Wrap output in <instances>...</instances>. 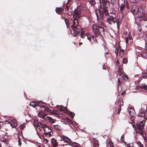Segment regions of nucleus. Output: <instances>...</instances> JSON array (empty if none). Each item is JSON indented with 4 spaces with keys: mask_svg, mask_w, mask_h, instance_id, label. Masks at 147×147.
<instances>
[{
    "mask_svg": "<svg viewBox=\"0 0 147 147\" xmlns=\"http://www.w3.org/2000/svg\"><path fill=\"white\" fill-rule=\"evenodd\" d=\"M144 140L145 142H146V140H147L146 138V137H144Z\"/></svg>",
    "mask_w": 147,
    "mask_h": 147,
    "instance_id": "59",
    "label": "nucleus"
},
{
    "mask_svg": "<svg viewBox=\"0 0 147 147\" xmlns=\"http://www.w3.org/2000/svg\"><path fill=\"white\" fill-rule=\"evenodd\" d=\"M38 115L40 117L43 118H44L47 115L42 112H39L38 113Z\"/></svg>",
    "mask_w": 147,
    "mask_h": 147,
    "instance_id": "23",
    "label": "nucleus"
},
{
    "mask_svg": "<svg viewBox=\"0 0 147 147\" xmlns=\"http://www.w3.org/2000/svg\"><path fill=\"white\" fill-rule=\"evenodd\" d=\"M98 29H102L104 28H106V26L104 25V24L100 22L99 23L98 25Z\"/></svg>",
    "mask_w": 147,
    "mask_h": 147,
    "instance_id": "19",
    "label": "nucleus"
},
{
    "mask_svg": "<svg viewBox=\"0 0 147 147\" xmlns=\"http://www.w3.org/2000/svg\"><path fill=\"white\" fill-rule=\"evenodd\" d=\"M46 125L40 122L37 123L38 126L42 128L43 129V128H44Z\"/></svg>",
    "mask_w": 147,
    "mask_h": 147,
    "instance_id": "25",
    "label": "nucleus"
},
{
    "mask_svg": "<svg viewBox=\"0 0 147 147\" xmlns=\"http://www.w3.org/2000/svg\"><path fill=\"white\" fill-rule=\"evenodd\" d=\"M121 138H124V136H121Z\"/></svg>",
    "mask_w": 147,
    "mask_h": 147,
    "instance_id": "62",
    "label": "nucleus"
},
{
    "mask_svg": "<svg viewBox=\"0 0 147 147\" xmlns=\"http://www.w3.org/2000/svg\"><path fill=\"white\" fill-rule=\"evenodd\" d=\"M145 113V119H147V108L146 109V111Z\"/></svg>",
    "mask_w": 147,
    "mask_h": 147,
    "instance_id": "51",
    "label": "nucleus"
},
{
    "mask_svg": "<svg viewBox=\"0 0 147 147\" xmlns=\"http://www.w3.org/2000/svg\"><path fill=\"white\" fill-rule=\"evenodd\" d=\"M110 12L111 14H113L112 15L115 16V14L116 13V10L113 8H111L110 10Z\"/></svg>",
    "mask_w": 147,
    "mask_h": 147,
    "instance_id": "28",
    "label": "nucleus"
},
{
    "mask_svg": "<svg viewBox=\"0 0 147 147\" xmlns=\"http://www.w3.org/2000/svg\"><path fill=\"white\" fill-rule=\"evenodd\" d=\"M125 7V5L123 3L121 4L120 7V10L122 13V11L124 9Z\"/></svg>",
    "mask_w": 147,
    "mask_h": 147,
    "instance_id": "35",
    "label": "nucleus"
},
{
    "mask_svg": "<svg viewBox=\"0 0 147 147\" xmlns=\"http://www.w3.org/2000/svg\"><path fill=\"white\" fill-rule=\"evenodd\" d=\"M66 8L67 10H68L69 9V7L68 5H66Z\"/></svg>",
    "mask_w": 147,
    "mask_h": 147,
    "instance_id": "57",
    "label": "nucleus"
},
{
    "mask_svg": "<svg viewBox=\"0 0 147 147\" xmlns=\"http://www.w3.org/2000/svg\"><path fill=\"white\" fill-rule=\"evenodd\" d=\"M102 68L104 69H106V67H105L103 66L102 67Z\"/></svg>",
    "mask_w": 147,
    "mask_h": 147,
    "instance_id": "60",
    "label": "nucleus"
},
{
    "mask_svg": "<svg viewBox=\"0 0 147 147\" xmlns=\"http://www.w3.org/2000/svg\"><path fill=\"white\" fill-rule=\"evenodd\" d=\"M68 120L70 122H71V123H72V122L71 121V120L68 119Z\"/></svg>",
    "mask_w": 147,
    "mask_h": 147,
    "instance_id": "61",
    "label": "nucleus"
},
{
    "mask_svg": "<svg viewBox=\"0 0 147 147\" xmlns=\"http://www.w3.org/2000/svg\"><path fill=\"white\" fill-rule=\"evenodd\" d=\"M63 10V9L62 8L57 7L55 9V11L57 13H59L62 12Z\"/></svg>",
    "mask_w": 147,
    "mask_h": 147,
    "instance_id": "27",
    "label": "nucleus"
},
{
    "mask_svg": "<svg viewBox=\"0 0 147 147\" xmlns=\"http://www.w3.org/2000/svg\"><path fill=\"white\" fill-rule=\"evenodd\" d=\"M91 36L93 40H96V38H95V37H94V36Z\"/></svg>",
    "mask_w": 147,
    "mask_h": 147,
    "instance_id": "55",
    "label": "nucleus"
},
{
    "mask_svg": "<svg viewBox=\"0 0 147 147\" xmlns=\"http://www.w3.org/2000/svg\"><path fill=\"white\" fill-rule=\"evenodd\" d=\"M75 142H70L69 143V145L70 146H73V144H75Z\"/></svg>",
    "mask_w": 147,
    "mask_h": 147,
    "instance_id": "49",
    "label": "nucleus"
},
{
    "mask_svg": "<svg viewBox=\"0 0 147 147\" xmlns=\"http://www.w3.org/2000/svg\"><path fill=\"white\" fill-rule=\"evenodd\" d=\"M73 146L74 147H78V144L75 142V144H73Z\"/></svg>",
    "mask_w": 147,
    "mask_h": 147,
    "instance_id": "48",
    "label": "nucleus"
},
{
    "mask_svg": "<svg viewBox=\"0 0 147 147\" xmlns=\"http://www.w3.org/2000/svg\"><path fill=\"white\" fill-rule=\"evenodd\" d=\"M25 126V123H23L19 127H20V129L22 130L24 129Z\"/></svg>",
    "mask_w": 147,
    "mask_h": 147,
    "instance_id": "37",
    "label": "nucleus"
},
{
    "mask_svg": "<svg viewBox=\"0 0 147 147\" xmlns=\"http://www.w3.org/2000/svg\"><path fill=\"white\" fill-rule=\"evenodd\" d=\"M83 7L82 5H80L77 6V8L74 10L73 15L74 18H80L81 17V12L83 9Z\"/></svg>",
    "mask_w": 147,
    "mask_h": 147,
    "instance_id": "4",
    "label": "nucleus"
},
{
    "mask_svg": "<svg viewBox=\"0 0 147 147\" xmlns=\"http://www.w3.org/2000/svg\"><path fill=\"white\" fill-rule=\"evenodd\" d=\"M47 118H48L49 120L52 123H54V121L53 120V119L51 117L49 116L47 117Z\"/></svg>",
    "mask_w": 147,
    "mask_h": 147,
    "instance_id": "33",
    "label": "nucleus"
},
{
    "mask_svg": "<svg viewBox=\"0 0 147 147\" xmlns=\"http://www.w3.org/2000/svg\"><path fill=\"white\" fill-rule=\"evenodd\" d=\"M102 1L104 6L106 5L107 3H108V0H102Z\"/></svg>",
    "mask_w": 147,
    "mask_h": 147,
    "instance_id": "34",
    "label": "nucleus"
},
{
    "mask_svg": "<svg viewBox=\"0 0 147 147\" xmlns=\"http://www.w3.org/2000/svg\"><path fill=\"white\" fill-rule=\"evenodd\" d=\"M126 43H128V38L127 37H126L125 38Z\"/></svg>",
    "mask_w": 147,
    "mask_h": 147,
    "instance_id": "50",
    "label": "nucleus"
},
{
    "mask_svg": "<svg viewBox=\"0 0 147 147\" xmlns=\"http://www.w3.org/2000/svg\"><path fill=\"white\" fill-rule=\"evenodd\" d=\"M18 145L19 146H20L22 144V143L21 142V141L20 140V138L19 137L18 138Z\"/></svg>",
    "mask_w": 147,
    "mask_h": 147,
    "instance_id": "43",
    "label": "nucleus"
},
{
    "mask_svg": "<svg viewBox=\"0 0 147 147\" xmlns=\"http://www.w3.org/2000/svg\"><path fill=\"white\" fill-rule=\"evenodd\" d=\"M124 51L123 49H121L119 52V55L121 57H122L123 55Z\"/></svg>",
    "mask_w": 147,
    "mask_h": 147,
    "instance_id": "32",
    "label": "nucleus"
},
{
    "mask_svg": "<svg viewBox=\"0 0 147 147\" xmlns=\"http://www.w3.org/2000/svg\"><path fill=\"white\" fill-rule=\"evenodd\" d=\"M126 93V91L125 90H124V91H123L121 93V94L122 95H124V94H125Z\"/></svg>",
    "mask_w": 147,
    "mask_h": 147,
    "instance_id": "54",
    "label": "nucleus"
},
{
    "mask_svg": "<svg viewBox=\"0 0 147 147\" xmlns=\"http://www.w3.org/2000/svg\"><path fill=\"white\" fill-rule=\"evenodd\" d=\"M127 111L129 115L131 116V117H130V119L132 120V122L133 123L134 122V116L135 115V113L134 109H133L128 107L127 109Z\"/></svg>",
    "mask_w": 147,
    "mask_h": 147,
    "instance_id": "7",
    "label": "nucleus"
},
{
    "mask_svg": "<svg viewBox=\"0 0 147 147\" xmlns=\"http://www.w3.org/2000/svg\"><path fill=\"white\" fill-rule=\"evenodd\" d=\"M46 125L40 122L37 123L38 126L42 128L43 129V128H44Z\"/></svg>",
    "mask_w": 147,
    "mask_h": 147,
    "instance_id": "26",
    "label": "nucleus"
},
{
    "mask_svg": "<svg viewBox=\"0 0 147 147\" xmlns=\"http://www.w3.org/2000/svg\"><path fill=\"white\" fill-rule=\"evenodd\" d=\"M88 1L93 6L96 4V2L95 0H88Z\"/></svg>",
    "mask_w": 147,
    "mask_h": 147,
    "instance_id": "31",
    "label": "nucleus"
},
{
    "mask_svg": "<svg viewBox=\"0 0 147 147\" xmlns=\"http://www.w3.org/2000/svg\"><path fill=\"white\" fill-rule=\"evenodd\" d=\"M125 77L126 79H127V76H123L122 77H120L118 79V85H120L121 84V82L122 81V80L123 79V78L124 80H125L124 77Z\"/></svg>",
    "mask_w": 147,
    "mask_h": 147,
    "instance_id": "17",
    "label": "nucleus"
},
{
    "mask_svg": "<svg viewBox=\"0 0 147 147\" xmlns=\"http://www.w3.org/2000/svg\"><path fill=\"white\" fill-rule=\"evenodd\" d=\"M3 141L5 143H7V140L6 139H4L3 140Z\"/></svg>",
    "mask_w": 147,
    "mask_h": 147,
    "instance_id": "53",
    "label": "nucleus"
},
{
    "mask_svg": "<svg viewBox=\"0 0 147 147\" xmlns=\"http://www.w3.org/2000/svg\"><path fill=\"white\" fill-rule=\"evenodd\" d=\"M137 143L140 147H144L143 145L139 141H138Z\"/></svg>",
    "mask_w": 147,
    "mask_h": 147,
    "instance_id": "40",
    "label": "nucleus"
},
{
    "mask_svg": "<svg viewBox=\"0 0 147 147\" xmlns=\"http://www.w3.org/2000/svg\"><path fill=\"white\" fill-rule=\"evenodd\" d=\"M62 139L66 143L69 142H70V139L67 137L64 136H62Z\"/></svg>",
    "mask_w": 147,
    "mask_h": 147,
    "instance_id": "18",
    "label": "nucleus"
},
{
    "mask_svg": "<svg viewBox=\"0 0 147 147\" xmlns=\"http://www.w3.org/2000/svg\"><path fill=\"white\" fill-rule=\"evenodd\" d=\"M139 31L140 32H141L142 31V29L141 28H140V29H139Z\"/></svg>",
    "mask_w": 147,
    "mask_h": 147,
    "instance_id": "64",
    "label": "nucleus"
},
{
    "mask_svg": "<svg viewBox=\"0 0 147 147\" xmlns=\"http://www.w3.org/2000/svg\"><path fill=\"white\" fill-rule=\"evenodd\" d=\"M58 109L60 111H65L67 110V108L66 107H63V106H59V107L58 108Z\"/></svg>",
    "mask_w": 147,
    "mask_h": 147,
    "instance_id": "22",
    "label": "nucleus"
},
{
    "mask_svg": "<svg viewBox=\"0 0 147 147\" xmlns=\"http://www.w3.org/2000/svg\"><path fill=\"white\" fill-rule=\"evenodd\" d=\"M81 37L82 38H84L85 39H88L90 41L91 40V38L90 37V34H86L85 35L84 34V33L83 30H82V32L81 33L80 35Z\"/></svg>",
    "mask_w": 147,
    "mask_h": 147,
    "instance_id": "10",
    "label": "nucleus"
},
{
    "mask_svg": "<svg viewBox=\"0 0 147 147\" xmlns=\"http://www.w3.org/2000/svg\"><path fill=\"white\" fill-rule=\"evenodd\" d=\"M50 113L53 115H55L58 114V111H51L50 112Z\"/></svg>",
    "mask_w": 147,
    "mask_h": 147,
    "instance_id": "36",
    "label": "nucleus"
},
{
    "mask_svg": "<svg viewBox=\"0 0 147 147\" xmlns=\"http://www.w3.org/2000/svg\"><path fill=\"white\" fill-rule=\"evenodd\" d=\"M138 116L144 117L145 119V113L144 111H143L142 109H141L139 111V113L138 114Z\"/></svg>",
    "mask_w": 147,
    "mask_h": 147,
    "instance_id": "14",
    "label": "nucleus"
},
{
    "mask_svg": "<svg viewBox=\"0 0 147 147\" xmlns=\"http://www.w3.org/2000/svg\"><path fill=\"white\" fill-rule=\"evenodd\" d=\"M73 25H71L74 33H71V34L73 36L78 35L80 32L81 29L80 26L78 25V22L77 19L75 18L73 20Z\"/></svg>",
    "mask_w": 147,
    "mask_h": 147,
    "instance_id": "1",
    "label": "nucleus"
},
{
    "mask_svg": "<svg viewBox=\"0 0 147 147\" xmlns=\"http://www.w3.org/2000/svg\"><path fill=\"white\" fill-rule=\"evenodd\" d=\"M94 13H95L96 15V16L97 17V19H98V13H97V11H98L97 9H94Z\"/></svg>",
    "mask_w": 147,
    "mask_h": 147,
    "instance_id": "44",
    "label": "nucleus"
},
{
    "mask_svg": "<svg viewBox=\"0 0 147 147\" xmlns=\"http://www.w3.org/2000/svg\"><path fill=\"white\" fill-rule=\"evenodd\" d=\"M107 145L108 143V144L110 145V147H113V142L111 140L109 139L107 140Z\"/></svg>",
    "mask_w": 147,
    "mask_h": 147,
    "instance_id": "24",
    "label": "nucleus"
},
{
    "mask_svg": "<svg viewBox=\"0 0 147 147\" xmlns=\"http://www.w3.org/2000/svg\"><path fill=\"white\" fill-rule=\"evenodd\" d=\"M118 70L119 71L118 72V74L119 76H121V74L123 72V69H122V67L121 66H119L118 67Z\"/></svg>",
    "mask_w": 147,
    "mask_h": 147,
    "instance_id": "21",
    "label": "nucleus"
},
{
    "mask_svg": "<svg viewBox=\"0 0 147 147\" xmlns=\"http://www.w3.org/2000/svg\"><path fill=\"white\" fill-rule=\"evenodd\" d=\"M43 130L44 131V133H49L51 131V129L49 128V127H47V125H46L44 128H43Z\"/></svg>",
    "mask_w": 147,
    "mask_h": 147,
    "instance_id": "16",
    "label": "nucleus"
},
{
    "mask_svg": "<svg viewBox=\"0 0 147 147\" xmlns=\"http://www.w3.org/2000/svg\"><path fill=\"white\" fill-rule=\"evenodd\" d=\"M108 17L107 21L109 24H111L113 23H115L116 22L114 20L115 18V16H114L113 15L111 16H109Z\"/></svg>",
    "mask_w": 147,
    "mask_h": 147,
    "instance_id": "9",
    "label": "nucleus"
},
{
    "mask_svg": "<svg viewBox=\"0 0 147 147\" xmlns=\"http://www.w3.org/2000/svg\"><path fill=\"white\" fill-rule=\"evenodd\" d=\"M92 28L94 34L95 36L96 37H98V35L99 34H100L102 36H103L105 34V32H107L105 30L106 28L98 29L96 26L94 24H93L92 25Z\"/></svg>",
    "mask_w": 147,
    "mask_h": 147,
    "instance_id": "2",
    "label": "nucleus"
},
{
    "mask_svg": "<svg viewBox=\"0 0 147 147\" xmlns=\"http://www.w3.org/2000/svg\"><path fill=\"white\" fill-rule=\"evenodd\" d=\"M52 144H56V142L55 141H52Z\"/></svg>",
    "mask_w": 147,
    "mask_h": 147,
    "instance_id": "58",
    "label": "nucleus"
},
{
    "mask_svg": "<svg viewBox=\"0 0 147 147\" xmlns=\"http://www.w3.org/2000/svg\"><path fill=\"white\" fill-rule=\"evenodd\" d=\"M45 134V135L47 136V137H50L51 136V133H50V132H49V133H44Z\"/></svg>",
    "mask_w": 147,
    "mask_h": 147,
    "instance_id": "41",
    "label": "nucleus"
},
{
    "mask_svg": "<svg viewBox=\"0 0 147 147\" xmlns=\"http://www.w3.org/2000/svg\"><path fill=\"white\" fill-rule=\"evenodd\" d=\"M82 42H79V45H82Z\"/></svg>",
    "mask_w": 147,
    "mask_h": 147,
    "instance_id": "63",
    "label": "nucleus"
},
{
    "mask_svg": "<svg viewBox=\"0 0 147 147\" xmlns=\"http://www.w3.org/2000/svg\"><path fill=\"white\" fill-rule=\"evenodd\" d=\"M129 1L132 3H136L138 2L139 0H129Z\"/></svg>",
    "mask_w": 147,
    "mask_h": 147,
    "instance_id": "38",
    "label": "nucleus"
},
{
    "mask_svg": "<svg viewBox=\"0 0 147 147\" xmlns=\"http://www.w3.org/2000/svg\"><path fill=\"white\" fill-rule=\"evenodd\" d=\"M140 88H141L142 89H144L145 91H147V85H146L145 84H142L136 87V89H139Z\"/></svg>",
    "mask_w": 147,
    "mask_h": 147,
    "instance_id": "13",
    "label": "nucleus"
},
{
    "mask_svg": "<svg viewBox=\"0 0 147 147\" xmlns=\"http://www.w3.org/2000/svg\"><path fill=\"white\" fill-rule=\"evenodd\" d=\"M40 102V101H37L34 102V101H33L32 102V103H30V105L34 107H35L36 106L38 105V104L39 102Z\"/></svg>",
    "mask_w": 147,
    "mask_h": 147,
    "instance_id": "20",
    "label": "nucleus"
},
{
    "mask_svg": "<svg viewBox=\"0 0 147 147\" xmlns=\"http://www.w3.org/2000/svg\"><path fill=\"white\" fill-rule=\"evenodd\" d=\"M131 11L132 13L136 14L138 13L140 10L142 11L143 8L142 7H138L136 5H132L131 8Z\"/></svg>",
    "mask_w": 147,
    "mask_h": 147,
    "instance_id": "5",
    "label": "nucleus"
},
{
    "mask_svg": "<svg viewBox=\"0 0 147 147\" xmlns=\"http://www.w3.org/2000/svg\"><path fill=\"white\" fill-rule=\"evenodd\" d=\"M10 120L11 121L10 122L11 126L13 128H15L17 126L16 120L13 118H11Z\"/></svg>",
    "mask_w": 147,
    "mask_h": 147,
    "instance_id": "12",
    "label": "nucleus"
},
{
    "mask_svg": "<svg viewBox=\"0 0 147 147\" xmlns=\"http://www.w3.org/2000/svg\"><path fill=\"white\" fill-rule=\"evenodd\" d=\"M99 15L101 18L102 20H103L104 16H108L109 15L107 9L105 8H104L102 11H99Z\"/></svg>",
    "mask_w": 147,
    "mask_h": 147,
    "instance_id": "6",
    "label": "nucleus"
},
{
    "mask_svg": "<svg viewBox=\"0 0 147 147\" xmlns=\"http://www.w3.org/2000/svg\"><path fill=\"white\" fill-rule=\"evenodd\" d=\"M143 78L145 79H147V73L144 74L143 76Z\"/></svg>",
    "mask_w": 147,
    "mask_h": 147,
    "instance_id": "45",
    "label": "nucleus"
},
{
    "mask_svg": "<svg viewBox=\"0 0 147 147\" xmlns=\"http://www.w3.org/2000/svg\"><path fill=\"white\" fill-rule=\"evenodd\" d=\"M65 21L67 27L68 28L69 26V21L68 19L66 18L65 19Z\"/></svg>",
    "mask_w": 147,
    "mask_h": 147,
    "instance_id": "29",
    "label": "nucleus"
},
{
    "mask_svg": "<svg viewBox=\"0 0 147 147\" xmlns=\"http://www.w3.org/2000/svg\"><path fill=\"white\" fill-rule=\"evenodd\" d=\"M111 2L112 4L113 5H115L116 3V2L115 0H111Z\"/></svg>",
    "mask_w": 147,
    "mask_h": 147,
    "instance_id": "42",
    "label": "nucleus"
},
{
    "mask_svg": "<svg viewBox=\"0 0 147 147\" xmlns=\"http://www.w3.org/2000/svg\"><path fill=\"white\" fill-rule=\"evenodd\" d=\"M127 60L126 58H123V63H127Z\"/></svg>",
    "mask_w": 147,
    "mask_h": 147,
    "instance_id": "46",
    "label": "nucleus"
},
{
    "mask_svg": "<svg viewBox=\"0 0 147 147\" xmlns=\"http://www.w3.org/2000/svg\"><path fill=\"white\" fill-rule=\"evenodd\" d=\"M93 145L94 147H98L99 144H98V140L95 138H94L93 140Z\"/></svg>",
    "mask_w": 147,
    "mask_h": 147,
    "instance_id": "15",
    "label": "nucleus"
},
{
    "mask_svg": "<svg viewBox=\"0 0 147 147\" xmlns=\"http://www.w3.org/2000/svg\"><path fill=\"white\" fill-rule=\"evenodd\" d=\"M144 36V34L143 33H141V34H139V37H140V38H143Z\"/></svg>",
    "mask_w": 147,
    "mask_h": 147,
    "instance_id": "47",
    "label": "nucleus"
},
{
    "mask_svg": "<svg viewBox=\"0 0 147 147\" xmlns=\"http://www.w3.org/2000/svg\"><path fill=\"white\" fill-rule=\"evenodd\" d=\"M122 141V142H123V143H124V144H126L127 145V146L129 147H131V146H129L128 145V144H127L126 143V142L123 140Z\"/></svg>",
    "mask_w": 147,
    "mask_h": 147,
    "instance_id": "52",
    "label": "nucleus"
},
{
    "mask_svg": "<svg viewBox=\"0 0 147 147\" xmlns=\"http://www.w3.org/2000/svg\"><path fill=\"white\" fill-rule=\"evenodd\" d=\"M116 50H117V51H116L115 52V54H116V55H118V49H117V50L116 49Z\"/></svg>",
    "mask_w": 147,
    "mask_h": 147,
    "instance_id": "56",
    "label": "nucleus"
},
{
    "mask_svg": "<svg viewBox=\"0 0 147 147\" xmlns=\"http://www.w3.org/2000/svg\"><path fill=\"white\" fill-rule=\"evenodd\" d=\"M73 118L74 116V114L71 112H69L68 113Z\"/></svg>",
    "mask_w": 147,
    "mask_h": 147,
    "instance_id": "39",
    "label": "nucleus"
},
{
    "mask_svg": "<svg viewBox=\"0 0 147 147\" xmlns=\"http://www.w3.org/2000/svg\"><path fill=\"white\" fill-rule=\"evenodd\" d=\"M53 128L57 130H60L61 129V127L58 125H54L53 126Z\"/></svg>",
    "mask_w": 147,
    "mask_h": 147,
    "instance_id": "30",
    "label": "nucleus"
},
{
    "mask_svg": "<svg viewBox=\"0 0 147 147\" xmlns=\"http://www.w3.org/2000/svg\"><path fill=\"white\" fill-rule=\"evenodd\" d=\"M123 18V14L122 13H120L119 15V19L117 20V29L118 30L119 27V24L121 23V22L122 19Z\"/></svg>",
    "mask_w": 147,
    "mask_h": 147,
    "instance_id": "11",
    "label": "nucleus"
},
{
    "mask_svg": "<svg viewBox=\"0 0 147 147\" xmlns=\"http://www.w3.org/2000/svg\"><path fill=\"white\" fill-rule=\"evenodd\" d=\"M131 124L136 133H139L141 135L143 134L142 129L144 128V125L143 121L140 122V124L137 123L136 125H134L132 123Z\"/></svg>",
    "mask_w": 147,
    "mask_h": 147,
    "instance_id": "3",
    "label": "nucleus"
},
{
    "mask_svg": "<svg viewBox=\"0 0 147 147\" xmlns=\"http://www.w3.org/2000/svg\"><path fill=\"white\" fill-rule=\"evenodd\" d=\"M138 18L139 20H144V21H146L147 19V18H145V16L144 13L143 11V10L142 11L140 10L138 13Z\"/></svg>",
    "mask_w": 147,
    "mask_h": 147,
    "instance_id": "8",
    "label": "nucleus"
}]
</instances>
